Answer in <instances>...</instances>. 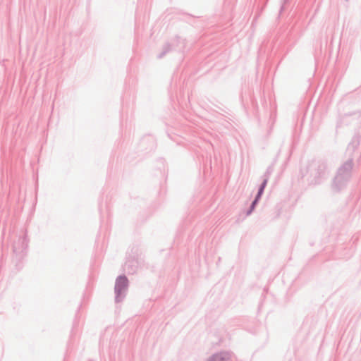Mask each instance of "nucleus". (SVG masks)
I'll return each instance as SVG.
<instances>
[{
    "label": "nucleus",
    "instance_id": "obj_1",
    "mask_svg": "<svg viewBox=\"0 0 361 361\" xmlns=\"http://www.w3.org/2000/svg\"><path fill=\"white\" fill-rule=\"evenodd\" d=\"M128 286L129 281L126 275L123 274L117 276L114 286L115 302H121L125 299Z\"/></svg>",
    "mask_w": 361,
    "mask_h": 361
},
{
    "label": "nucleus",
    "instance_id": "obj_2",
    "mask_svg": "<svg viewBox=\"0 0 361 361\" xmlns=\"http://www.w3.org/2000/svg\"><path fill=\"white\" fill-rule=\"evenodd\" d=\"M140 267V262L135 256L130 255L126 258V261L124 264V270L128 274H135L139 267Z\"/></svg>",
    "mask_w": 361,
    "mask_h": 361
},
{
    "label": "nucleus",
    "instance_id": "obj_3",
    "mask_svg": "<svg viewBox=\"0 0 361 361\" xmlns=\"http://www.w3.org/2000/svg\"><path fill=\"white\" fill-rule=\"evenodd\" d=\"M26 250H12V262L15 264L18 270L23 267V259L26 256Z\"/></svg>",
    "mask_w": 361,
    "mask_h": 361
},
{
    "label": "nucleus",
    "instance_id": "obj_4",
    "mask_svg": "<svg viewBox=\"0 0 361 361\" xmlns=\"http://www.w3.org/2000/svg\"><path fill=\"white\" fill-rule=\"evenodd\" d=\"M231 354L228 351H220L213 354L207 361H231Z\"/></svg>",
    "mask_w": 361,
    "mask_h": 361
},
{
    "label": "nucleus",
    "instance_id": "obj_5",
    "mask_svg": "<svg viewBox=\"0 0 361 361\" xmlns=\"http://www.w3.org/2000/svg\"><path fill=\"white\" fill-rule=\"evenodd\" d=\"M266 182H267V181L265 180V181L263 183V184H262V185L261 188L259 189V191L258 195H257V197L256 200H255V202H253V204H255V202H257V200L258 197L261 195V194H262V191H263V190H264V188L265 187Z\"/></svg>",
    "mask_w": 361,
    "mask_h": 361
}]
</instances>
